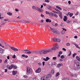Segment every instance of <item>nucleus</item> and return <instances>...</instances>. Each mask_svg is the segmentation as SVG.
<instances>
[{"label":"nucleus","mask_w":80,"mask_h":80,"mask_svg":"<svg viewBox=\"0 0 80 80\" xmlns=\"http://www.w3.org/2000/svg\"><path fill=\"white\" fill-rule=\"evenodd\" d=\"M49 52H52V50L51 49H43L40 51H36L34 52V53H38L40 55H45V54H47V53H49Z\"/></svg>","instance_id":"obj_1"},{"label":"nucleus","mask_w":80,"mask_h":80,"mask_svg":"<svg viewBox=\"0 0 80 80\" xmlns=\"http://www.w3.org/2000/svg\"><path fill=\"white\" fill-rule=\"evenodd\" d=\"M27 75H31L32 73V70L28 66L26 67Z\"/></svg>","instance_id":"obj_2"},{"label":"nucleus","mask_w":80,"mask_h":80,"mask_svg":"<svg viewBox=\"0 0 80 80\" xmlns=\"http://www.w3.org/2000/svg\"><path fill=\"white\" fill-rule=\"evenodd\" d=\"M76 66H74L73 67V69L75 70H78L80 68V62H78V64H77Z\"/></svg>","instance_id":"obj_3"},{"label":"nucleus","mask_w":80,"mask_h":80,"mask_svg":"<svg viewBox=\"0 0 80 80\" xmlns=\"http://www.w3.org/2000/svg\"><path fill=\"white\" fill-rule=\"evenodd\" d=\"M49 28L51 29V32H53V33H56V34H60V32H58V31H57L56 30V29H53L51 27H49Z\"/></svg>","instance_id":"obj_4"},{"label":"nucleus","mask_w":80,"mask_h":80,"mask_svg":"<svg viewBox=\"0 0 80 80\" xmlns=\"http://www.w3.org/2000/svg\"><path fill=\"white\" fill-rule=\"evenodd\" d=\"M52 40L54 42H60V39H58L55 37L52 38Z\"/></svg>","instance_id":"obj_5"},{"label":"nucleus","mask_w":80,"mask_h":80,"mask_svg":"<svg viewBox=\"0 0 80 80\" xmlns=\"http://www.w3.org/2000/svg\"><path fill=\"white\" fill-rule=\"evenodd\" d=\"M35 10H37V11H38L39 12H41V13H42L43 12V9H42L38 7H36Z\"/></svg>","instance_id":"obj_6"},{"label":"nucleus","mask_w":80,"mask_h":80,"mask_svg":"<svg viewBox=\"0 0 80 80\" xmlns=\"http://www.w3.org/2000/svg\"><path fill=\"white\" fill-rule=\"evenodd\" d=\"M22 52H23L24 53H25L26 54H27L28 53V51H30V50H21Z\"/></svg>","instance_id":"obj_7"},{"label":"nucleus","mask_w":80,"mask_h":80,"mask_svg":"<svg viewBox=\"0 0 80 80\" xmlns=\"http://www.w3.org/2000/svg\"><path fill=\"white\" fill-rule=\"evenodd\" d=\"M11 49L12 50H14V51H15V52H17L18 51V50L16 48H15L13 47H12L11 48Z\"/></svg>","instance_id":"obj_8"},{"label":"nucleus","mask_w":80,"mask_h":80,"mask_svg":"<svg viewBox=\"0 0 80 80\" xmlns=\"http://www.w3.org/2000/svg\"><path fill=\"white\" fill-rule=\"evenodd\" d=\"M36 73H40L41 72V68H39L36 71Z\"/></svg>","instance_id":"obj_9"},{"label":"nucleus","mask_w":80,"mask_h":80,"mask_svg":"<svg viewBox=\"0 0 80 80\" xmlns=\"http://www.w3.org/2000/svg\"><path fill=\"white\" fill-rule=\"evenodd\" d=\"M51 16H53V17H55L57 18L58 17V16L55 13H52L51 14Z\"/></svg>","instance_id":"obj_10"},{"label":"nucleus","mask_w":80,"mask_h":80,"mask_svg":"<svg viewBox=\"0 0 80 80\" xmlns=\"http://www.w3.org/2000/svg\"><path fill=\"white\" fill-rule=\"evenodd\" d=\"M58 13L59 14V16L60 17V18L61 19H62V12H58Z\"/></svg>","instance_id":"obj_11"},{"label":"nucleus","mask_w":80,"mask_h":80,"mask_svg":"<svg viewBox=\"0 0 80 80\" xmlns=\"http://www.w3.org/2000/svg\"><path fill=\"white\" fill-rule=\"evenodd\" d=\"M74 63H75V64H76V65H77V64H78V63H79V61H78V60H77L76 59L74 60Z\"/></svg>","instance_id":"obj_12"},{"label":"nucleus","mask_w":80,"mask_h":80,"mask_svg":"<svg viewBox=\"0 0 80 80\" xmlns=\"http://www.w3.org/2000/svg\"><path fill=\"white\" fill-rule=\"evenodd\" d=\"M46 13L47 15H48V14L49 16H50V17H51V14L52 13V12H48L46 11Z\"/></svg>","instance_id":"obj_13"},{"label":"nucleus","mask_w":80,"mask_h":80,"mask_svg":"<svg viewBox=\"0 0 80 80\" xmlns=\"http://www.w3.org/2000/svg\"><path fill=\"white\" fill-rule=\"evenodd\" d=\"M14 67V65L13 64L11 65L10 66H9V70H12V68Z\"/></svg>","instance_id":"obj_14"},{"label":"nucleus","mask_w":80,"mask_h":80,"mask_svg":"<svg viewBox=\"0 0 80 80\" xmlns=\"http://www.w3.org/2000/svg\"><path fill=\"white\" fill-rule=\"evenodd\" d=\"M46 22L47 23H48V22H49V23L51 22L52 21H51V20L49 19H47L46 20Z\"/></svg>","instance_id":"obj_15"},{"label":"nucleus","mask_w":80,"mask_h":80,"mask_svg":"<svg viewBox=\"0 0 80 80\" xmlns=\"http://www.w3.org/2000/svg\"><path fill=\"white\" fill-rule=\"evenodd\" d=\"M64 18H63V20L64 22H66V21H67V17L66 16H65L64 17Z\"/></svg>","instance_id":"obj_16"},{"label":"nucleus","mask_w":80,"mask_h":80,"mask_svg":"<svg viewBox=\"0 0 80 80\" xmlns=\"http://www.w3.org/2000/svg\"><path fill=\"white\" fill-rule=\"evenodd\" d=\"M18 73V72L17 71H13L12 72V74L13 75H15L16 73Z\"/></svg>","instance_id":"obj_17"},{"label":"nucleus","mask_w":80,"mask_h":80,"mask_svg":"<svg viewBox=\"0 0 80 80\" xmlns=\"http://www.w3.org/2000/svg\"><path fill=\"white\" fill-rule=\"evenodd\" d=\"M6 23V22L5 21H2L1 23V24L2 25H5Z\"/></svg>","instance_id":"obj_18"},{"label":"nucleus","mask_w":80,"mask_h":80,"mask_svg":"<svg viewBox=\"0 0 80 80\" xmlns=\"http://www.w3.org/2000/svg\"><path fill=\"white\" fill-rule=\"evenodd\" d=\"M76 59H77L78 60V61H79V62H80V58L79 57H78V56H76Z\"/></svg>","instance_id":"obj_19"},{"label":"nucleus","mask_w":80,"mask_h":80,"mask_svg":"<svg viewBox=\"0 0 80 80\" xmlns=\"http://www.w3.org/2000/svg\"><path fill=\"white\" fill-rule=\"evenodd\" d=\"M61 33L62 35H63L64 34H65V32L64 31H63V30H62L61 32Z\"/></svg>","instance_id":"obj_20"},{"label":"nucleus","mask_w":80,"mask_h":80,"mask_svg":"<svg viewBox=\"0 0 80 80\" xmlns=\"http://www.w3.org/2000/svg\"><path fill=\"white\" fill-rule=\"evenodd\" d=\"M4 50H3V49H2V48H0V52L1 53H3V52Z\"/></svg>","instance_id":"obj_21"},{"label":"nucleus","mask_w":80,"mask_h":80,"mask_svg":"<svg viewBox=\"0 0 80 80\" xmlns=\"http://www.w3.org/2000/svg\"><path fill=\"white\" fill-rule=\"evenodd\" d=\"M62 65H63V64L62 63L59 64L58 65V67H60L61 66H62Z\"/></svg>","instance_id":"obj_22"},{"label":"nucleus","mask_w":80,"mask_h":80,"mask_svg":"<svg viewBox=\"0 0 80 80\" xmlns=\"http://www.w3.org/2000/svg\"><path fill=\"white\" fill-rule=\"evenodd\" d=\"M56 8H58V9H59V10H62V9L59 6H56Z\"/></svg>","instance_id":"obj_23"},{"label":"nucleus","mask_w":80,"mask_h":80,"mask_svg":"<svg viewBox=\"0 0 80 80\" xmlns=\"http://www.w3.org/2000/svg\"><path fill=\"white\" fill-rule=\"evenodd\" d=\"M7 14L9 16H11V15H12V13L11 12H8Z\"/></svg>","instance_id":"obj_24"},{"label":"nucleus","mask_w":80,"mask_h":80,"mask_svg":"<svg viewBox=\"0 0 80 80\" xmlns=\"http://www.w3.org/2000/svg\"><path fill=\"white\" fill-rule=\"evenodd\" d=\"M51 50H56V47H55V46H54V48H51Z\"/></svg>","instance_id":"obj_25"},{"label":"nucleus","mask_w":80,"mask_h":80,"mask_svg":"<svg viewBox=\"0 0 80 80\" xmlns=\"http://www.w3.org/2000/svg\"><path fill=\"white\" fill-rule=\"evenodd\" d=\"M51 73L52 74H54V73H55V71H54V70H51Z\"/></svg>","instance_id":"obj_26"},{"label":"nucleus","mask_w":80,"mask_h":80,"mask_svg":"<svg viewBox=\"0 0 80 80\" xmlns=\"http://www.w3.org/2000/svg\"><path fill=\"white\" fill-rule=\"evenodd\" d=\"M60 75L59 72H57L56 74V77H58Z\"/></svg>","instance_id":"obj_27"},{"label":"nucleus","mask_w":80,"mask_h":80,"mask_svg":"<svg viewBox=\"0 0 80 80\" xmlns=\"http://www.w3.org/2000/svg\"><path fill=\"white\" fill-rule=\"evenodd\" d=\"M75 46L76 47V48H80V47L79 46H78L76 44H75Z\"/></svg>","instance_id":"obj_28"},{"label":"nucleus","mask_w":80,"mask_h":80,"mask_svg":"<svg viewBox=\"0 0 80 80\" xmlns=\"http://www.w3.org/2000/svg\"><path fill=\"white\" fill-rule=\"evenodd\" d=\"M69 53L68 55V56H70L71 55V54H72V52H71V51H69Z\"/></svg>","instance_id":"obj_29"},{"label":"nucleus","mask_w":80,"mask_h":80,"mask_svg":"<svg viewBox=\"0 0 80 80\" xmlns=\"http://www.w3.org/2000/svg\"><path fill=\"white\" fill-rule=\"evenodd\" d=\"M61 58H62V59L64 58H65V56H64L63 55H62L61 56Z\"/></svg>","instance_id":"obj_30"},{"label":"nucleus","mask_w":80,"mask_h":80,"mask_svg":"<svg viewBox=\"0 0 80 80\" xmlns=\"http://www.w3.org/2000/svg\"><path fill=\"white\" fill-rule=\"evenodd\" d=\"M32 9H34V10H35L36 9V7L34 6H32Z\"/></svg>","instance_id":"obj_31"},{"label":"nucleus","mask_w":80,"mask_h":80,"mask_svg":"<svg viewBox=\"0 0 80 80\" xmlns=\"http://www.w3.org/2000/svg\"><path fill=\"white\" fill-rule=\"evenodd\" d=\"M4 45L5 46H6V47H7L8 46L7 44V43H6V42H4Z\"/></svg>","instance_id":"obj_32"},{"label":"nucleus","mask_w":80,"mask_h":80,"mask_svg":"<svg viewBox=\"0 0 80 80\" xmlns=\"http://www.w3.org/2000/svg\"><path fill=\"white\" fill-rule=\"evenodd\" d=\"M77 55V53H74V54H73L72 55V57H74L75 56V55Z\"/></svg>","instance_id":"obj_33"},{"label":"nucleus","mask_w":80,"mask_h":80,"mask_svg":"<svg viewBox=\"0 0 80 80\" xmlns=\"http://www.w3.org/2000/svg\"><path fill=\"white\" fill-rule=\"evenodd\" d=\"M70 44L69 43H66V45L67 46H70Z\"/></svg>","instance_id":"obj_34"},{"label":"nucleus","mask_w":80,"mask_h":80,"mask_svg":"<svg viewBox=\"0 0 80 80\" xmlns=\"http://www.w3.org/2000/svg\"><path fill=\"white\" fill-rule=\"evenodd\" d=\"M12 58H16V56H15V55H14L12 57Z\"/></svg>","instance_id":"obj_35"},{"label":"nucleus","mask_w":80,"mask_h":80,"mask_svg":"<svg viewBox=\"0 0 80 80\" xmlns=\"http://www.w3.org/2000/svg\"><path fill=\"white\" fill-rule=\"evenodd\" d=\"M73 13H71V14L70 15H69L70 17H72V16H73Z\"/></svg>","instance_id":"obj_36"},{"label":"nucleus","mask_w":80,"mask_h":80,"mask_svg":"<svg viewBox=\"0 0 80 80\" xmlns=\"http://www.w3.org/2000/svg\"><path fill=\"white\" fill-rule=\"evenodd\" d=\"M56 11H57V12H58V13H59V12H60V10H58L57 9H55Z\"/></svg>","instance_id":"obj_37"},{"label":"nucleus","mask_w":80,"mask_h":80,"mask_svg":"<svg viewBox=\"0 0 80 80\" xmlns=\"http://www.w3.org/2000/svg\"><path fill=\"white\" fill-rule=\"evenodd\" d=\"M62 80H68V78H63Z\"/></svg>","instance_id":"obj_38"},{"label":"nucleus","mask_w":80,"mask_h":80,"mask_svg":"<svg viewBox=\"0 0 80 80\" xmlns=\"http://www.w3.org/2000/svg\"><path fill=\"white\" fill-rule=\"evenodd\" d=\"M53 12H54V13H58V12L55 11H52Z\"/></svg>","instance_id":"obj_39"},{"label":"nucleus","mask_w":80,"mask_h":80,"mask_svg":"<svg viewBox=\"0 0 80 80\" xmlns=\"http://www.w3.org/2000/svg\"><path fill=\"white\" fill-rule=\"evenodd\" d=\"M53 24H54L55 25V27H57V26H58V24H57V23L56 24H55V23H53Z\"/></svg>","instance_id":"obj_40"},{"label":"nucleus","mask_w":80,"mask_h":80,"mask_svg":"<svg viewBox=\"0 0 80 80\" xmlns=\"http://www.w3.org/2000/svg\"><path fill=\"white\" fill-rule=\"evenodd\" d=\"M59 54H60V55H62V52L59 51Z\"/></svg>","instance_id":"obj_41"},{"label":"nucleus","mask_w":80,"mask_h":80,"mask_svg":"<svg viewBox=\"0 0 80 80\" xmlns=\"http://www.w3.org/2000/svg\"><path fill=\"white\" fill-rule=\"evenodd\" d=\"M0 46L2 47V48H4V46H2V44L0 43Z\"/></svg>","instance_id":"obj_42"},{"label":"nucleus","mask_w":80,"mask_h":80,"mask_svg":"<svg viewBox=\"0 0 80 80\" xmlns=\"http://www.w3.org/2000/svg\"><path fill=\"white\" fill-rule=\"evenodd\" d=\"M28 54H31V53H32V52H31L30 51H28Z\"/></svg>","instance_id":"obj_43"},{"label":"nucleus","mask_w":80,"mask_h":80,"mask_svg":"<svg viewBox=\"0 0 80 80\" xmlns=\"http://www.w3.org/2000/svg\"><path fill=\"white\" fill-rule=\"evenodd\" d=\"M45 1L46 2H47L48 3H49V2H50V1L48 0H45Z\"/></svg>","instance_id":"obj_44"},{"label":"nucleus","mask_w":80,"mask_h":80,"mask_svg":"<svg viewBox=\"0 0 80 80\" xmlns=\"http://www.w3.org/2000/svg\"><path fill=\"white\" fill-rule=\"evenodd\" d=\"M62 29H63V31H65V32H66V31H67V29H65V28H62Z\"/></svg>","instance_id":"obj_45"},{"label":"nucleus","mask_w":80,"mask_h":80,"mask_svg":"<svg viewBox=\"0 0 80 80\" xmlns=\"http://www.w3.org/2000/svg\"><path fill=\"white\" fill-rule=\"evenodd\" d=\"M57 59V58L56 57H53V60H56Z\"/></svg>","instance_id":"obj_46"},{"label":"nucleus","mask_w":80,"mask_h":80,"mask_svg":"<svg viewBox=\"0 0 80 80\" xmlns=\"http://www.w3.org/2000/svg\"><path fill=\"white\" fill-rule=\"evenodd\" d=\"M46 60H47V61H48L49 60V59H50V58H48V57H46Z\"/></svg>","instance_id":"obj_47"},{"label":"nucleus","mask_w":80,"mask_h":80,"mask_svg":"<svg viewBox=\"0 0 80 80\" xmlns=\"http://www.w3.org/2000/svg\"><path fill=\"white\" fill-rule=\"evenodd\" d=\"M14 68L15 69H16V68H17V66H14Z\"/></svg>","instance_id":"obj_48"},{"label":"nucleus","mask_w":80,"mask_h":80,"mask_svg":"<svg viewBox=\"0 0 80 80\" xmlns=\"http://www.w3.org/2000/svg\"><path fill=\"white\" fill-rule=\"evenodd\" d=\"M7 61H8V60L7 59H6L5 61H4V63H6L7 62Z\"/></svg>","instance_id":"obj_49"},{"label":"nucleus","mask_w":80,"mask_h":80,"mask_svg":"<svg viewBox=\"0 0 80 80\" xmlns=\"http://www.w3.org/2000/svg\"><path fill=\"white\" fill-rule=\"evenodd\" d=\"M7 71H8V70L7 69H5V72L6 73L7 72Z\"/></svg>","instance_id":"obj_50"},{"label":"nucleus","mask_w":80,"mask_h":80,"mask_svg":"<svg viewBox=\"0 0 80 80\" xmlns=\"http://www.w3.org/2000/svg\"><path fill=\"white\" fill-rule=\"evenodd\" d=\"M23 77H24V78H28V77L26 75L23 76Z\"/></svg>","instance_id":"obj_51"},{"label":"nucleus","mask_w":80,"mask_h":80,"mask_svg":"<svg viewBox=\"0 0 80 80\" xmlns=\"http://www.w3.org/2000/svg\"><path fill=\"white\" fill-rule=\"evenodd\" d=\"M41 17H44V15H43V14H41Z\"/></svg>","instance_id":"obj_52"},{"label":"nucleus","mask_w":80,"mask_h":80,"mask_svg":"<svg viewBox=\"0 0 80 80\" xmlns=\"http://www.w3.org/2000/svg\"><path fill=\"white\" fill-rule=\"evenodd\" d=\"M75 15H78V12H77Z\"/></svg>","instance_id":"obj_53"},{"label":"nucleus","mask_w":80,"mask_h":80,"mask_svg":"<svg viewBox=\"0 0 80 80\" xmlns=\"http://www.w3.org/2000/svg\"><path fill=\"white\" fill-rule=\"evenodd\" d=\"M38 65L41 66L42 65V63H41L40 62L38 63Z\"/></svg>","instance_id":"obj_54"},{"label":"nucleus","mask_w":80,"mask_h":80,"mask_svg":"<svg viewBox=\"0 0 80 80\" xmlns=\"http://www.w3.org/2000/svg\"><path fill=\"white\" fill-rule=\"evenodd\" d=\"M62 50H63L64 51H66V49L64 48H62Z\"/></svg>","instance_id":"obj_55"},{"label":"nucleus","mask_w":80,"mask_h":80,"mask_svg":"<svg viewBox=\"0 0 80 80\" xmlns=\"http://www.w3.org/2000/svg\"><path fill=\"white\" fill-rule=\"evenodd\" d=\"M45 27H47V28L49 27V28H50V27L48 25H46Z\"/></svg>","instance_id":"obj_56"},{"label":"nucleus","mask_w":80,"mask_h":80,"mask_svg":"<svg viewBox=\"0 0 80 80\" xmlns=\"http://www.w3.org/2000/svg\"><path fill=\"white\" fill-rule=\"evenodd\" d=\"M43 60H44V61H46V62L47 61V59H46V58H44L43 59Z\"/></svg>","instance_id":"obj_57"},{"label":"nucleus","mask_w":80,"mask_h":80,"mask_svg":"<svg viewBox=\"0 0 80 80\" xmlns=\"http://www.w3.org/2000/svg\"><path fill=\"white\" fill-rule=\"evenodd\" d=\"M42 63L43 66H44V65H45V62H43Z\"/></svg>","instance_id":"obj_58"},{"label":"nucleus","mask_w":80,"mask_h":80,"mask_svg":"<svg viewBox=\"0 0 80 80\" xmlns=\"http://www.w3.org/2000/svg\"><path fill=\"white\" fill-rule=\"evenodd\" d=\"M15 11H16V12H18V11L19 10L17 8H15Z\"/></svg>","instance_id":"obj_59"},{"label":"nucleus","mask_w":80,"mask_h":80,"mask_svg":"<svg viewBox=\"0 0 80 80\" xmlns=\"http://www.w3.org/2000/svg\"><path fill=\"white\" fill-rule=\"evenodd\" d=\"M3 19V17H1L0 16V19H1V20H2Z\"/></svg>","instance_id":"obj_60"},{"label":"nucleus","mask_w":80,"mask_h":80,"mask_svg":"<svg viewBox=\"0 0 80 80\" xmlns=\"http://www.w3.org/2000/svg\"><path fill=\"white\" fill-rule=\"evenodd\" d=\"M4 21H8V19H4Z\"/></svg>","instance_id":"obj_61"},{"label":"nucleus","mask_w":80,"mask_h":80,"mask_svg":"<svg viewBox=\"0 0 80 80\" xmlns=\"http://www.w3.org/2000/svg\"><path fill=\"white\" fill-rule=\"evenodd\" d=\"M74 38H78V37H77V36H75L74 37Z\"/></svg>","instance_id":"obj_62"},{"label":"nucleus","mask_w":80,"mask_h":80,"mask_svg":"<svg viewBox=\"0 0 80 80\" xmlns=\"http://www.w3.org/2000/svg\"><path fill=\"white\" fill-rule=\"evenodd\" d=\"M68 3H69V4H71V1H68Z\"/></svg>","instance_id":"obj_63"},{"label":"nucleus","mask_w":80,"mask_h":80,"mask_svg":"<svg viewBox=\"0 0 80 80\" xmlns=\"http://www.w3.org/2000/svg\"><path fill=\"white\" fill-rule=\"evenodd\" d=\"M10 67V66L9 65H7V66H6V67H7L9 69V67Z\"/></svg>","instance_id":"obj_64"}]
</instances>
